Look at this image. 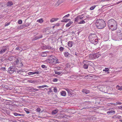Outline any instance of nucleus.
<instances>
[{
    "mask_svg": "<svg viewBox=\"0 0 122 122\" xmlns=\"http://www.w3.org/2000/svg\"><path fill=\"white\" fill-rule=\"evenodd\" d=\"M36 110L37 112H40L41 111V109L40 108H38L36 109Z\"/></svg>",
    "mask_w": 122,
    "mask_h": 122,
    "instance_id": "nucleus-40",
    "label": "nucleus"
},
{
    "mask_svg": "<svg viewBox=\"0 0 122 122\" xmlns=\"http://www.w3.org/2000/svg\"><path fill=\"white\" fill-rule=\"evenodd\" d=\"M56 69H58V70H59L60 69H61V67H56Z\"/></svg>",
    "mask_w": 122,
    "mask_h": 122,
    "instance_id": "nucleus-55",
    "label": "nucleus"
},
{
    "mask_svg": "<svg viewBox=\"0 0 122 122\" xmlns=\"http://www.w3.org/2000/svg\"><path fill=\"white\" fill-rule=\"evenodd\" d=\"M13 59V57H10L9 58V59L10 61H11Z\"/></svg>",
    "mask_w": 122,
    "mask_h": 122,
    "instance_id": "nucleus-50",
    "label": "nucleus"
},
{
    "mask_svg": "<svg viewBox=\"0 0 122 122\" xmlns=\"http://www.w3.org/2000/svg\"><path fill=\"white\" fill-rule=\"evenodd\" d=\"M119 108L120 109H122V105Z\"/></svg>",
    "mask_w": 122,
    "mask_h": 122,
    "instance_id": "nucleus-60",
    "label": "nucleus"
},
{
    "mask_svg": "<svg viewBox=\"0 0 122 122\" xmlns=\"http://www.w3.org/2000/svg\"><path fill=\"white\" fill-rule=\"evenodd\" d=\"M122 117L121 116L118 115H114L112 118L114 119H121Z\"/></svg>",
    "mask_w": 122,
    "mask_h": 122,
    "instance_id": "nucleus-8",
    "label": "nucleus"
},
{
    "mask_svg": "<svg viewBox=\"0 0 122 122\" xmlns=\"http://www.w3.org/2000/svg\"><path fill=\"white\" fill-rule=\"evenodd\" d=\"M58 111V110L57 109L54 110L52 111V114L53 115H55L57 113Z\"/></svg>",
    "mask_w": 122,
    "mask_h": 122,
    "instance_id": "nucleus-17",
    "label": "nucleus"
},
{
    "mask_svg": "<svg viewBox=\"0 0 122 122\" xmlns=\"http://www.w3.org/2000/svg\"><path fill=\"white\" fill-rule=\"evenodd\" d=\"M15 71V69L14 66H10L8 69V72L10 74H12L14 73Z\"/></svg>",
    "mask_w": 122,
    "mask_h": 122,
    "instance_id": "nucleus-5",
    "label": "nucleus"
},
{
    "mask_svg": "<svg viewBox=\"0 0 122 122\" xmlns=\"http://www.w3.org/2000/svg\"><path fill=\"white\" fill-rule=\"evenodd\" d=\"M18 116H24V114H20L18 113Z\"/></svg>",
    "mask_w": 122,
    "mask_h": 122,
    "instance_id": "nucleus-45",
    "label": "nucleus"
},
{
    "mask_svg": "<svg viewBox=\"0 0 122 122\" xmlns=\"http://www.w3.org/2000/svg\"><path fill=\"white\" fill-rule=\"evenodd\" d=\"M115 113V111H114L111 110L109 111H108L107 112V113L108 114H111V113H113L114 114Z\"/></svg>",
    "mask_w": 122,
    "mask_h": 122,
    "instance_id": "nucleus-28",
    "label": "nucleus"
},
{
    "mask_svg": "<svg viewBox=\"0 0 122 122\" xmlns=\"http://www.w3.org/2000/svg\"><path fill=\"white\" fill-rule=\"evenodd\" d=\"M37 87L39 88H44L45 87H47L48 88V86L46 85H44L41 86H38Z\"/></svg>",
    "mask_w": 122,
    "mask_h": 122,
    "instance_id": "nucleus-20",
    "label": "nucleus"
},
{
    "mask_svg": "<svg viewBox=\"0 0 122 122\" xmlns=\"http://www.w3.org/2000/svg\"><path fill=\"white\" fill-rule=\"evenodd\" d=\"M13 5V3L11 1H9L7 3V5L8 6H10Z\"/></svg>",
    "mask_w": 122,
    "mask_h": 122,
    "instance_id": "nucleus-26",
    "label": "nucleus"
},
{
    "mask_svg": "<svg viewBox=\"0 0 122 122\" xmlns=\"http://www.w3.org/2000/svg\"><path fill=\"white\" fill-rule=\"evenodd\" d=\"M61 22H65L64 19L61 20Z\"/></svg>",
    "mask_w": 122,
    "mask_h": 122,
    "instance_id": "nucleus-61",
    "label": "nucleus"
},
{
    "mask_svg": "<svg viewBox=\"0 0 122 122\" xmlns=\"http://www.w3.org/2000/svg\"><path fill=\"white\" fill-rule=\"evenodd\" d=\"M96 24L97 28L99 29H102L106 25L105 22L102 19L97 20Z\"/></svg>",
    "mask_w": 122,
    "mask_h": 122,
    "instance_id": "nucleus-3",
    "label": "nucleus"
},
{
    "mask_svg": "<svg viewBox=\"0 0 122 122\" xmlns=\"http://www.w3.org/2000/svg\"><path fill=\"white\" fill-rule=\"evenodd\" d=\"M117 104L116 103V102L115 103H111V105H114L115 106H117Z\"/></svg>",
    "mask_w": 122,
    "mask_h": 122,
    "instance_id": "nucleus-51",
    "label": "nucleus"
},
{
    "mask_svg": "<svg viewBox=\"0 0 122 122\" xmlns=\"http://www.w3.org/2000/svg\"><path fill=\"white\" fill-rule=\"evenodd\" d=\"M24 110L27 114H29L30 113V112L26 108H25L24 109Z\"/></svg>",
    "mask_w": 122,
    "mask_h": 122,
    "instance_id": "nucleus-35",
    "label": "nucleus"
},
{
    "mask_svg": "<svg viewBox=\"0 0 122 122\" xmlns=\"http://www.w3.org/2000/svg\"><path fill=\"white\" fill-rule=\"evenodd\" d=\"M53 121H55L54 122H58V121L56 120H54Z\"/></svg>",
    "mask_w": 122,
    "mask_h": 122,
    "instance_id": "nucleus-62",
    "label": "nucleus"
},
{
    "mask_svg": "<svg viewBox=\"0 0 122 122\" xmlns=\"http://www.w3.org/2000/svg\"><path fill=\"white\" fill-rule=\"evenodd\" d=\"M7 47L6 46H4L2 48L1 51H0V54H2L4 53L6 50Z\"/></svg>",
    "mask_w": 122,
    "mask_h": 122,
    "instance_id": "nucleus-7",
    "label": "nucleus"
},
{
    "mask_svg": "<svg viewBox=\"0 0 122 122\" xmlns=\"http://www.w3.org/2000/svg\"><path fill=\"white\" fill-rule=\"evenodd\" d=\"M73 43L72 41H69L68 42V46L70 47H71L72 46V43Z\"/></svg>",
    "mask_w": 122,
    "mask_h": 122,
    "instance_id": "nucleus-14",
    "label": "nucleus"
},
{
    "mask_svg": "<svg viewBox=\"0 0 122 122\" xmlns=\"http://www.w3.org/2000/svg\"><path fill=\"white\" fill-rule=\"evenodd\" d=\"M65 20V22H67L68 21L70 20L68 19H64Z\"/></svg>",
    "mask_w": 122,
    "mask_h": 122,
    "instance_id": "nucleus-44",
    "label": "nucleus"
},
{
    "mask_svg": "<svg viewBox=\"0 0 122 122\" xmlns=\"http://www.w3.org/2000/svg\"><path fill=\"white\" fill-rule=\"evenodd\" d=\"M55 27V26H53L52 27V28L53 29H54V28Z\"/></svg>",
    "mask_w": 122,
    "mask_h": 122,
    "instance_id": "nucleus-64",
    "label": "nucleus"
},
{
    "mask_svg": "<svg viewBox=\"0 0 122 122\" xmlns=\"http://www.w3.org/2000/svg\"><path fill=\"white\" fill-rule=\"evenodd\" d=\"M89 68L90 69H89V72L91 73H92L93 72L94 70V68L92 66L90 67Z\"/></svg>",
    "mask_w": 122,
    "mask_h": 122,
    "instance_id": "nucleus-19",
    "label": "nucleus"
},
{
    "mask_svg": "<svg viewBox=\"0 0 122 122\" xmlns=\"http://www.w3.org/2000/svg\"><path fill=\"white\" fill-rule=\"evenodd\" d=\"M118 36V37H119V38L120 40H122V33L121 34H119Z\"/></svg>",
    "mask_w": 122,
    "mask_h": 122,
    "instance_id": "nucleus-37",
    "label": "nucleus"
},
{
    "mask_svg": "<svg viewBox=\"0 0 122 122\" xmlns=\"http://www.w3.org/2000/svg\"><path fill=\"white\" fill-rule=\"evenodd\" d=\"M73 23L72 21H70L68 23L66 24V27H68L70 26Z\"/></svg>",
    "mask_w": 122,
    "mask_h": 122,
    "instance_id": "nucleus-18",
    "label": "nucleus"
},
{
    "mask_svg": "<svg viewBox=\"0 0 122 122\" xmlns=\"http://www.w3.org/2000/svg\"><path fill=\"white\" fill-rule=\"evenodd\" d=\"M107 24L109 28L112 31L115 30L117 28V21L113 19L108 20Z\"/></svg>",
    "mask_w": 122,
    "mask_h": 122,
    "instance_id": "nucleus-1",
    "label": "nucleus"
},
{
    "mask_svg": "<svg viewBox=\"0 0 122 122\" xmlns=\"http://www.w3.org/2000/svg\"><path fill=\"white\" fill-rule=\"evenodd\" d=\"M102 10H98V12H100V11H102Z\"/></svg>",
    "mask_w": 122,
    "mask_h": 122,
    "instance_id": "nucleus-63",
    "label": "nucleus"
},
{
    "mask_svg": "<svg viewBox=\"0 0 122 122\" xmlns=\"http://www.w3.org/2000/svg\"><path fill=\"white\" fill-rule=\"evenodd\" d=\"M116 103H117V104L120 105L122 104V103L121 102H116Z\"/></svg>",
    "mask_w": 122,
    "mask_h": 122,
    "instance_id": "nucleus-48",
    "label": "nucleus"
},
{
    "mask_svg": "<svg viewBox=\"0 0 122 122\" xmlns=\"http://www.w3.org/2000/svg\"><path fill=\"white\" fill-rule=\"evenodd\" d=\"M82 92L86 94H87L90 92L89 91L86 89H84L82 90Z\"/></svg>",
    "mask_w": 122,
    "mask_h": 122,
    "instance_id": "nucleus-13",
    "label": "nucleus"
},
{
    "mask_svg": "<svg viewBox=\"0 0 122 122\" xmlns=\"http://www.w3.org/2000/svg\"><path fill=\"white\" fill-rule=\"evenodd\" d=\"M66 90L67 92L68 95L71 96L73 94V93L71 92L70 90L68 89H66Z\"/></svg>",
    "mask_w": 122,
    "mask_h": 122,
    "instance_id": "nucleus-16",
    "label": "nucleus"
},
{
    "mask_svg": "<svg viewBox=\"0 0 122 122\" xmlns=\"http://www.w3.org/2000/svg\"><path fill=\"white\" fill-rule=\"evenodd\" d=\"M18 23L19 24H21L22 23V21L21 20H19L18 21Z\"/></svg>",
    "mask_w": 122,
    "mask_h": 122,
    "instance_id": "nucleus-42",
    "label": "nucleus"
},
{
    "mask_svg": "<svg viewBox=\"0 0 122 122\" xmlns=\"http://www.w3.org/2000/svg\"><path fill=\"white\" fill-rule=\"evenodd\" d=\"M10 23L9 22L7 23H5V26H7L9 25H10Z\"/></svg>",
    "mask_w": 122,
    "mask_h": 122,
    "instance_id": "nucleus-53",
    "label": "nucleus"
},
{
    "mask_svg": "<svg viewBox=\"0 0 122 122\" xmlns=\"http://www.w3.org/2000/svg\"><path fill=\"white\" fill-rule=\"evenodd\" d=\"M61 95L63 96H65L66 95V92L64 91H63L60 93Z\"/></svg>",
    "mask_w": 122,
    "mask_h": 122,
    "instance_id": "nucleus-22",
    "label": "nucleus"
},
{
    "mask_svg": "<svg viewBox=\"0 0 122 122\" xmlns=\"http://www.w3.org/2000/svg\"><path fill=\"white\" fill-rule=\"evenodd\" d=\"M110 68L106 67L105 68V69H104L103 70V71H105V72L108 71H109Z\"/></svg>",
    "mask_w": 122,
    "mask_h": 122,
    "instance_id": "nucleus-30",
    "label": "nucleus"
},
{
    "mask_svg": "<svg viewBox=\"0 0 122 122\" xmlns=\"http://www.w3.org/2000/svg\"><path fill=\"white\" fill-rule=\"evenodd\" d=\"M64 56L66 57H68L69 55V54L68 52H65L64 53Z\"/></svg>",
    "mask_w": 122,
    "mask_h": 122,
    "instance_id": "nucleus-27",
    "label": "nucleus"
},
{
    "mask_svg": "<svg viewBox=\"0 0 122 122\" xmlns=\"http://www.w3.org/2000/svg\"><path fill=\"white\" fill-rule=\"evenodd\" d=\"M16 63L17 64H18L19 62V61L18 59H17L15 61Z\"/></svg>",
    "mask_w": 122,
    "mask_h": 122,
    "instance_id": "nucleus-46",
    "label": "nucleus"
},
{
    "mask_svg": "<svg viewBox=\"0 0 122 122\" xmlns=\"http://www.w3.org/2000/svg\"><path fill=\"white\" fill-rule=\"evenodd\" d=\"M85 62L87 64H88V65H90L92 67L93 66V63L91 61H86Z\"/></svg>",
    "mask_w": 122,
    "mask_h": 122,
    "instance_id": "nucleus-9",
    "label": "nucleus"
},
{
    "mask_svg": "<svg viewBox=\"0 0 122 122\" xmlns=\"http://www.w3.org/2000/svg\"><path fill=\"white\" fill-rule=\"evenodd\" d=\"M66 68H70L71 67V66L70 64L69 63H67L66 64Z\"/></svg>",
    "mask_w": 122,
    "mask_h": 122,
    "instance_id": "nucleus-32",
    "label": "nucleus"
},
{
    "mask_svg": "<svg viewBox=\"0 0 122 122\" xmlns=\"http://www.w3.org/2000/svg\"><path fill=\"white\" fill-rule=\"evenodd\" d=\"M41 67L43 68H44L45 67V66L44 65H42L41 66Z\"/></svg>",
    "mask_w": 122,
    "mask_h": 122,
    "instance_id": "nucleus-57",
    "label": "nucleus"
},
{
    "mask_svg": "<svg viewBox=\"0 0 122 122\" xmlns=\"http://www.w3.org/2000/svg\"><path fill=\"white\" fill-rule=\"evenodd\" d=\"M84 18V16L83 15H78L75 18L74 22H78L79 24H84L86 23L84 20L85 19L81 21V20H83Z\"/></svg>",
    "mask_w": 122,
    "mask_h": 122,
    "instance_id": "nucleus-4",
    "label": "nucleus"
},
{
    "mask_svg": "<svg viewBox=\"0 0 122 122\" xmlns=\"http://www.w3.org/2000/svg\"><path fill=\"white\" fill-rule=\"evenodd\" d=\"M33 90H35L34 91H39V89H34Z\"/></svg>",
    "mask_w": 122,
    "mask_h": 122,
    "instance_id": "nucleus-56",
    "label": "nucleus"
},
{
    "mask_svg": "<svg viewBox=\"0 0 122 122\" xmlns=\"http://www.w3.org/2000/svg\"><path fill=\"white\" fill-rule=\"evenodd\" d=\"M70 16V14H68L67 15H66L65 16H64L63 18L66 17H68Z\"/></svg>",
    "mask_w": 122,
    "mask_h": 122,
    "instance_id": "nucleus-47",
    "label": "nucleus"
},
{
    "mask_svg": "<svg viewBox=\"0 0 122 122\" xmlns=\"http://www.w3.org/2000/svg\"><path fill=\"white\" fill-rule=\"evenodd\" d=\"M59 20L58 18H51L50 20V22L51 23L55 21H56Z\"/></svg>",
    "mask_w": 122,
    "mask_h": 122,
    "instance_id": "nucleus-11",
    "label": "nucleus"
},
{
    "mask_svg": "<svg viewBox=\"0 0 122 122\" xmlns=\"http://www.w3.org/2000/svg\"><path fill=\"white\" fill-rule=\"evenodd\" d=\"M42 37V35H41L40 36H38L35 37V38H34L33 40H36L38 39L41 38Z\"/></svg>",
    "mask_w": 122,
    "mask_h": 122,
    "instance_id": "nucleus-15",
    "label": "nucleus"
},
{
    "mask_svg": "<svg viewBox=\"0 0 122 122\" xmlns=\"http://www.w3.org/2000/svg\"><path fill=\"white\" fill-rule=\"evenodd\" d=\"M59 50L60 51H62L64 50V48L62 47L61 46L59 48Z\"/></svg>",
    "mask_w": 122,
    "mask_h": 122,
    "instance_id": "nucleus-33",
    "label": "nucleus"
},
{
    "mask_svg": "<svg viewBox=\"0 0 122 122\" xmlns=\"http://www.w3.org/2000/svg\"><path fill=\"white\" fill-rule=\"evenodd\" d=\"M85 61H83L84 65L83 66V67L84 69H86L88 68V64H87L86 63V62H85Z\"/></svg>",
    "mask_w": 122,
    "mask_h": 122,
    "instance_id": "nucleus-10",
    "label": "nucleus"
},
{
    "mask_svg": "<svg viewBox=\"0 0 122 122\" xmlns=\"http://www.w3.org/2000/svg\"><path fill=\"white\" fill-rule=\"evenodd\" d=\"M47 54L46 53V52L43 53L42 54V56L43 57L46 56H47Z\"/></svg>",
    "mask_w": 122,
    "mask_h": 122,
    "instance_id": "nucleus-36",
    "label": "nucleus"
},
{
    "mask_svg": "<svg viewBox=\"0 0 122 122\" xmlns=\"http://www.w3.org/2000/svg\"><path fill=\"white\" fill-rule=\"evenodd\" d=\"M55 72L56 74L58 75L61 74L62 73L61 72H59L56 71H55Z\"/></svg>",
    "mask_w": 122,
    "mask_h": 122,
    "instance_id": "nucleus-38",
    "label": "nucleus"
},
{
    "mask_svg": "<svg viewBox=\"0 0 122 122\" xmlns=\"http://www.w3.org/2000/svg\"><path fill=\"white\" fill-rule=\"evenodd\" d=\"M89 38L90 41L94 45H96L98 42V38L95 34L90 35Z\"/></svg>",
    "mask_w": 122,
    "mask_h": 122,
    "instance_id": "nucleus-2",
    "label": "nucleus"
},
{
    "mask_svg": "<svg viewBox=\"0 0 122 122\" xmlns=\"http://www.w3.org/2000/svg\"><path fill=\"white\" fill-rule=\"evenodd\" d=\"M73 76H71V77H70V78H69V79L71 80V78H73Z\"/></svg>",
    "mask_w": 122,
    "mask_h": 122,
    "instance_id": "nucleus-59",
    "label": "nucleus"
},
{
    "mask_svg": "<svg viewBox=\"0 0 122 122\" xmlns=\"http://www.w3.org/2000/svg\"><path fill=\"white\" fill-rule=\"evenodd\" d=\"M116 88L118 90L121 91L122 90V86H120L119 85H117L116 86Z\"/></svg>",
    "mask_w": 122,
    "mask_h": 122,
    "instance_id": "nucleus-24",
    "label": "nucleus"
},
{
    "mask_svg": "<svg viewBox=\"0 0 122 122\" xmlns=\"http://www.w3.org/2000/svg\"><path fill=\"white\" fill-rule=\"evenodd\" d=\"M13 114L15 116H18V113L16 112L14 113Z\"/></svg>",
    "mask_w": 122,
    "mask_h": 122,
    "instance_id": "nucleus-52",
    "label": "nucleus"
},
{
    "mask_svg": "<svg viewBox=\"0 0 122 122\" xmlns=\"http://www.w3.org/2000/svg\"><path fill=\"white\" fill-rule=\"evenodd\" d=\"M87 77V78L88 79H92L93 78V76L90 75H89L87 76H85V77Z\"/></svg>",
    "mask_w": 122,
    "mask_h": 122,
    "instance_id": "nucleus-31",
    "label": "nucleus"
},
{
    "mask_svg": "<svg viewBox=\"0 0 122 122\" xmlns=\"http://www.w3.org/2000/svg\"><path fill=\"white\" fill-rule=\"evenodd\" d=\"M94 56L95 58H96L99 57L101 56V55L98 52L97 53L94 54Z\"/></svg>",
    "mask_w": 122,
    "mask_h": 122,
    "instance_id": "nucleus-12",
    "label": "nucleus"
},
{
    "mask_svg": "<svg viewBox=\"0 0 122 122\" xmlns=\"http://www.w3.org/2000/svg\"><path fill=\"white\" fill-rule=\"evenodd\" d=\"M16 50H20V49L19 48V47H17L16 48Z\"/></svg>",
    "mask_w": 122,
    "mask_h": 122,
    "instance_id": "nucleus-58",
    "label": "nucleus"
},
{
    "mask_svg": "<svg viewBox=\"0 0 122 122\" xmlns=\"http://www.w3.org/2000/svg\"><path fill=\"white\" fill-rule=\"evenodd\" d=\"M89 57L90 59H93L95 58L94 56V54H90L89 56Z\"/></svg>",
    "mask_w": 122,
    "mask_h": 122,
    "instance_id": "nucleus-23",
    "label": "nucleus"
},
{
    "mask_svg": "<svg viewBox=\"0 0 122 122\" xmlns=\"http://www.w3.org/2000/svg\"><path fill=\"white\" fill-rule=\"evenodd\" d=\"M55 61H54V65H55L56 63H59V60L58 59L56 58L55 59H54Z\"/></svg>",
    "mask_w": 122,
    "mask_h": 122,
    "instance_id": "nucleus-25",
    "label": "nucleus"
},
{
    "mask_svg": "<svg viewBox=\"0 0 122 122\" xmlns=\"http://www.w3.org/2000/svg\"><path fill=\"white\" fill-rule=\"evenodd\" d=\"M96 5H93L90 8V10H93L96 7Z\"/></svg>",
    "mask_w": 122,
    "mask_h": 122,
    "instance_id": "nucleus-34",
    "label": "nucleus"
},
{
    "mask_svg": "<svg viewBox=\"0 0 122 122\" xmlns=\"http://www.w3.org/2000/svg\"><path fill=\"white\" fill-rule=\"evenodd\" d=\"M41 72L39 71H37L34 72V74H39Z\"/></svg>",
    "mask_w": 122,
    "mask_h": 122,
    "instance_id": "nucleus-43",
    "label": "nucleus"
},
{
    "mask_svg": "<svg viewBox=\"0 0 122 122\" xmlns=\"http://www.w3.org/2000/svg\"><path fill=\"white\" fill-rule=\"evenodd\" d=\"M34 72H28V74L29 75H31L34 74Z\"/></svg>",
    "mask_w": 122,
    "mask_h": 122,
    "instance_id": "nucleus-41",
    "label": "nucleus"
},
{
    "mask_svg": "<svg viewBox=\"0 0 122 122\" xmlns=\"http://www.w3.org/2000/svg\"><path fill=\"white\" fill-rule=\"evenodd\" d=\"M57 79L56 78H55L53 80V81L54 82H56L57 81Z\"/></svg>",
    "mask_w": 122,
    "mask_h": 122,
    "instance_id": "nucleus-54",
    "label": "nucleus"
},
{
    "mask_svg": "<svg viewBox=\"0 0 122 122\" xmlns=\"http://www.w3.org/2000/svg\"><path fill=\"white\" fill-rule=\"evenodd\" d=\"M54 92H56L57 91V90L56 89V87H54Z\"/></svg>",
    "mask_w": 122,
    "mask_h": 122,
    "instance_id": "nucleus-49",
    "label": "nucleus"
},
{
    "mask_svg": "<svg viewBox=\"0 0 122 122\" xmlns=\"http://www.w3.org/2000/svg\"><path fill=\"white\" fill-rule=\"evenodd\" d=\"M61 4V2L60 0H59L55 4V6L56 7H57L59 5Z\"/></svg>",
    "mask_w": 122,
    "mask_h": 122,
    "instance_id": "nucleus-29",
    "label": "nucleus"
},
{
    "mask_svg": "<svg viewBox=\"0 0 122 122\" xmlns=\"http://www.w3.org/2000/svg\"><path fill=\"white\" fill-rule=\"evenodd\" d=\"M23 71L22 70H20L17 71L16 72L18 73H19V74H20V73L22 72Z\"/></svg>",
    "mask_w": 122,
    "mask_h": 122,
    "instance_id": "nucleus-39",
    "label": "nucleus"
},
{
    "mask_svg": "<svg viewBox=\"0 0 122 122\" xmlns=\"http://www.w3.org/2000/svg\"><path fill=\"white\" fill-rule=\"evenodd\" d=\"M37 22L39 23H42L43 22V19L41 18L38 19L37 20Z\"/></svg>",
    "mask_w": 122,
    "mask_h": 122,
    "instance_id": "nucleus-21",
    "label": "nucleus"
},
{
    "mask_svg": "<svg viewBox=\"0 0 122 122\" xmlns=\"http://www.w3.org/2000/svg\"><path fill=\"white\" fill-rule=\"evenodd\" d=\"M54 59L52 57L49 58L48 60V61L50 64H52L54 65Z\"/></svg>",
    "mask_w": 122,
    "mask_h": 122,
    "instance_id": "nucleus-6",
    "label": "nucleus"
}]
</instances>
